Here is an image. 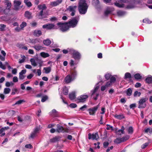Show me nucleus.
<instances>
[{
	"mask_svg": "<svg viewBox=\"0 0 152 152\" xmlns=\"http://www.w3.org/2000/svg\"><path fill=\"white\" fill-rule=\"evenodd\" d=\"M111 76V75L109 73H107L105 75V78L106 79L108 80L110 77Z\"/></svg>",
	"mask_w": 152,
	"mask_h": 152,
	"instance_id": "13d9d810",
	"label": "nucleus"
},
{
	"mask_svg": "<svg viewBox=\"0 0 152 152\" xmlns=\"http://www.w3.org/2000/svg\"><path fill=\"white\" fill-rule=\"evenodd\" d=\"M132 90L131 88H129L126 92V94L127 95L129 96H130L132 93Z\"/></svg>",
	"mask_w": 152,
	"mask_h": 152,
	"instance_id": "49530a36",
	"label": "nucleus"
},
{
	"mask_svg": "<svg viewBox=\"0 0 152 152\" xmlns=\"http://www.w3.org/2000/svg\"><path fill=\"white\" fill-rule=\"evenodd\" d=\"M40 55L43 58H46L50 56V55L48 53L45 52H41L40 53Z\"/></svg>",
	"mask_w": 152,
	"mask_h": 152,
	"instance_id": "5701e85b",
	"label": "nucleus"
},
{
	"mask_svg": "<svg viewBox=\"0 0 152 152\" xmlns=\"http://www.w3.org/2000/svg\"><path fill=\"white\" fill-rule=\"evenodd\" d=\"M107 127L106 128L107 130H113V127L112 126L109 124H107Z\"/></svg>",
	"mask_w": 152,
	"mask_h": 152,
	"instance_id": "5fc2aeb1",
	"label": "nucleus"
},
{
	"mask_svg": "<svg viewBox=\"0 0 152 152\" xmlns=\"http://www.w3.org/2000/svg\"><path fill=\"white\" fill-rule=\"evenodd\" d=\"M70 53L72 54L73 57L75 59H79L80 58V54L77 51L73 49H70L69 50Z\"/></svg>",
	"mask_w": 152,
	"mask_h": 152,
	"instance_id": "6e6552de",
	"label": "nucleus"
},
{
	"mask_svg": "<svg viewBox=\"0 0 152 152\" xmlns=\"http://www.w3.org/2000/svg\"><path fill=\"white\" fill-rule=\"evenodd\" d=\"M6 4H7V9H5L4 11V13L5 14H7V12H8L10 10L9 9L11 6V3L9 2H6Z\"/></svg>",
	"mask_w": 152,
	"mask_h": 152,
	"instance_id": "6ab92c4d",
	"label": "nucleus"
},
{
	"mask_svg": "<svg viewBox=\"0 0 152 152\" xmlns=\"http://www.w3.org/2000/svg\"><path fill=\"white\" fill-rule=\"evenodd\" d=\"M124 138H117L114 140V142L116 143H120L122 142H123Z\"/></svg>",
	"mask_w": 152,
	"mask_h": 152,
	"instance_id": "2f4dec72",
	"label": "nucleus"
},
{
	"mask_svg": "<svg viewBox=\"0 0 152 152\" xmlns=\"http://www.w3.org/2000/svg\"><path fill=\"white\" fill-rule=\"evenodd\" d=\"M148 99L146 98H142L140 99L138 102V108H143L146 106V102Z\"/></svg>",
	"mask_w": 152,
	"mask_h": 152,
	"instance_id": "7ed1b4c3",
	"label": "nucleus"
},
{
	"mask_svg": "<svg viewBox=\"0 0 152 152\" xmlns=\"http://www.w3.org/2000/svg\"><path fill=\"white\" fill-rule=\"evenodd\" d=\"M88 97L87 95H82L78 97L77 99L79 102H83L86 101Z\"/></svg>",
	"mask_w": 152,
	"mask_h": 152,
	"instance_id": "f8f14e48",
	"label": "nucleus"
},
{
	"mask_svg": "<svg viewBox=\"0 0 152 152\" xmlns=\"http://www.w3.org/2000/svg\"><path fill=\"white\" fill-rule=\"evenodd\" d=\"M31 64L34 66H36L37 65V61L36 62L34 58H31L30 60Z\"/></svg>",
	"mask_w": 152,
	"mask_h": 152,
	"instance_id": "c85d7f7f",
	"label": "nucleus"
},
{
	"mask_svg": "<svg viewBox=\"0 0 152 152\" xmlns=\"http://www.w3.org/2000/svg\"><path fill=\"white\" fill-rule=\"evenodd\" d=\"M11 91L10 89L9 88H5L4 90V93L5 94H7L10 93Z\"/></svg>",
	"mask_w": 152,
	"mask_h": 152,
	"instance_id": "c9c22d12",
	"label": "nucleus"
},
{
	"mask_svg": "<svg viewBox=\"0 0 152 152\" xmlns=\"http://www.w3.org/2000/svg\"><path fill=\"white\" fill-rule=\"evenodd\" d=\"M88 5L86 1H80L78 6V9L80 13L81 14H85L87 11Z\"/></svg>",
	"mask_w": 152,
	"mask_h": 152,
	"instance_id": "f257e3e1",
	"label": "nucleus"
},
{
	"mask_svg": "<svg viewBox=\"0 0 152 152\" xmlns=\"http://www.w3.org/2000/svg\"><path fill=\"white\" fill-rule=\"evenodd\" d=\"M107 88V87L105 85L102 86L101 89L102 91H103Z\"/></svg>",
	"mask_w": 152,
	"mask_h": 152,
	"instance_id": "774afa93",
	"label": "nucleus"
},
{
	"mask_svg": "<svg viewBox=\"0 0 152 152\" xmlns=\"http://www.w3.org/2000/svg\"><path fill=\"white\" fill-rule=\"evenodd\" d=\"M78 19L76 18L72 19L67 23L69 27L74 28L75 27L78 22Z\"/></svg>",
	"mask_w": 152,
	"mask_h": 152,
	"instance_id": "0eeeda50",
	"label": "nucleus"
},
{
	"mask_svg": "<svg viewBox=\"0 0 152 152\" xmlns=\"http://www.w3.org/2000/svg\"><path fill=\"white\" fill-rule=\"evenodd\" d=\"M41 42V40L37 38L30 40L29 42L32 44H36L39 43Z\"/></svg>",
	"mask_w": 152,
	"mask_h": 152,
	"instance_id": "aec40b11",
	"label": "nucleus"
},
{
	"mask_svg": "<svg viewBox=\"0 0 152 152\" xmlns=\"http://www.w3.org/2000/svg\"><path fill=\"white\" fill-rule=\"evenodd\" d=\"M111 1H104V3L107 4L112 5L113 3L111 2Z\"/></svg>",
	"mask_w": 152,
	"mask_h": 152,
	"instance_id": "4d7b16f0",
	"label": "nucleus"
},
{
	"mask_svg": "<svg viewBox=\"0 0 152 152\" xmlns=\"http://www.w3.org/2000/svg\"><path fill=\"white\" fill-rule=\"evenodd\" d=\"M133 132V129L132 126L129 127L128 129V132L129 134H132Z\"/></svg>",
	"mask_w": 152,
	"mask_h": 152,
	"instance_id": "37998d69",
	"label": "nucleus"
},
{
	"mask_svg": "<svg viewBox=\"0 0 152 152\" xmlns=\"http://www.w3.org/2000/svg\"><path fill=\"white\" fill-rule=\"evenodd\" d=\"M149 144V143L148 142H146L144 143L143 145H142L141 146V148L142 149H144L145 148L146 146H147Z\"/></svg>",
	"mask_w": 152,
	"mask_h": 152,
	"instance_id": "052dcab7",
	"label": "nucleus"
},
{
	"mask_svg": "<svg viewBox=\"0 0 152 152\" xmlns=\"http://www.w3.org/2000/svg\"><path fill=\"white\" fill-rule=\"evenodd\" d=\"M34 34L36 36L39 37L42 34V32L40 30H36L34 31Z\"/></svg>",
	"mask_w": 152,
	"mask_h": 152,
	"instance_id": "bb28decb",
	"label": "nucleus"
},
{
	"mask_svg": "<svg viewBox=\"0 0 152 152\" xmlns=\"http://www.w3.org/2000/svg\"><path fill=\"white\" fill-rule=\"evenodd\" d=\"M135 7L134 3L132 2L130 3L129 4L127 5L126 7L128 9L132 8Z\"/></svg>",
	"mask_w": 152,
	"mask_h": 152,
	"instance_id": "4c0bfd02",
	"label": "nucleus"
},
{
	"mask_svg": "<svg viewBox=\"0 0 152 152\" xmlns=\"http://www.w3.org/2000/svg\"><path fill=\"white\" fill-rule=\"evenodd\" d=\"M144 132L145 133H152V128H148L145 129Z\"/></svg>",
	"mask_w": 152,
	"mask_h": 152,
	"instance_id": "a19ab883",
	"label": "nucleus"
},
{
	"mask_svg": "<svg viewBox=\"0 0 152 152\" xmlns=\"http://www.w3.org/2000/svg\"><path fill=\"white\" fill-rule=\"evenodd\" d=\"M118 1L115 2L114 3V4L115 6L118 7H123L124 6H126L125 4L126 3L125 1Z\"/></svg>",
	"mask_w": 152,
	"mask_h": 152,
	"instance_id": "9d476101",
	"label": "nucleus"
},
{
	"mask_svg": "<svg viewBox=\"0 0 152 152\" xmlns=\"http://www.w3.org/2000/svg\"><path fill=\"white\" fill-rule=\"evenodd\" d=\"M77 75V72L74 70L70 72V74L67 75L65 77L64 81L66 83H69L73 81Z\"/></svg>",
	"mask_w": 152,
	"mask_h": 152,
	"instance_id": "f03ea898",
	"label": "nucleus"
},
{
	"mask_svg": "<svg viewBox=\"0 0 152 152\" xmlns=\"http://www.w3.org/2000/svg\"><path fill=\"white\" fill-rule=\"evenodd\" d=\"M88 138L89 139L96 140L99 138V136L97 133L92 134L89 133L88 134Z\"/></svg>",
	"mask_w": 152,
	"mask_h": 152,
	"instance_id": "4468645a",
	"label": "nucleus"
},
{
	"mask_svg": "<svg viewBox=\"0 0 152 152\" xmlns=\"http://www.w3.org/2000/svg\"><path fill=\"white\" fill-rule=\"evenodd\" d=\"M43 70L46 73L48 74L51 71V68L50 67H44Z\"/></svg>",
	"mask_w": 152,
	"mask_h": 152,
	"instance_id": "72a5a7b5",
	"label": "nucleus"
},
{
	"mask_svg": "<svg viewBox=\"0 0 152 152\" xmlns=\"http://www.w3.org/2000/svg\"><path fill=\"white\" fill-rule=\"evenodd\" d=\"M24 101L23 100H20L17 102L15 104H21L22 102H24Z\"/></svg>",
	"mask_w": 152,
	"mask_h": 152,
	"instance_id": "680f3d73",
	"label": "nucleus"
},
{
	"mask_svg": "<svg viewBox=\"0 0 152 152\" xmlns=\"http://www.w3.org/2000/svg\"><path fill=\"white\" fill-rule=\"evenodd\" d=\"M124 128L123 126L121 127V129L118 130L117 132V134L121 135L122 134H124Z\"/></svg>",
	"mask_w": 152,
	"mask_h": 152,
	"instance_id": "393cba45",
	"label": "nucleus"
},
{
	"mask_svg": "<svg viewBox=\"0 0 152 152\" xmlns=\"http://www.w3.org/2000/svg\"><path fill=\"white\" fill-rule=\"evenodd\" d=\"M39 128L38 127L35 128L33 132L31 134L30 137L32 138H33L36 136L37 134L39 132Z\"/></svg>",
	"mask_w": 152,
	"mask_h": 152,
	"instance_id": "2eb2a0df",
	"label": "nucleus"
},
{
	"mask_svg": "<svg viewBox=\"0 0 152 152\" xmlns=\"http://www.w3.org/2000/svg\"><path fill=\"white\" fill-rule=\"evenodd\" d=\"M57 25L59 26L60 29L63 32L66 31L69 28L67 23L60 22L58 23Z\"/></svg>",
	"mask_w": 152,
	"mask_h": 152,
	"instance_id": "39448f33",
	"label": "nucleus"
},
{
	"mask_svg": "<svg viewBox=\"0 0 152 152\" xmlns=\"http://www.w3.org/2000/svg\"><path fill=\"white\" fill-rule=\"evenodd\" d=\"M111 82L110 81L107 82L106 84L105 85L106 86L107 88L109 87H110L111 85Z\"/></svg>",
	"mask_w": 152,
	"mask_h": 152,
	"instance_id": "338daca9",
	"label": "nucleus"
},
{
	"mask_svg": "<svg viewBox=\"0 0 152 152\" xmlns=\"http://www.w3.org/2000/svg\"><path fill=\"white\" fill-rule=\"evenodd\" d=\"M38 7L39 9L41 10L39 13V16L41 17L43 15V13L46 10V7L44 4L39 5L38 6Z\"/></svg>",
	"mask_w": 152,
	"mask_h": 152,
	"instance_id": "9b49d317",
	"label": "nucleus"
},
{
	"mask_svg": "<svg viewBox=\"0 0 152 152\" xmlns=\"http://www.w3.org/2000/svg\"><path fill=\"white\" fill-rule=\"evenodd\" d=\"M99 106V105L97 106L91 108H90L88 110V111L89 112V113L90 115H94L96 111L97 110Z\"/></svg>",
	"mask_w": 152,
	"mask_h": 152,
	"instance_id": "ddd939ff",
	"label": "nucleus"
},
{
	"mask_svg": "<svg viewBox=\"0 0 152 152\" xmlns=\"http://www.w3.org/2000/svg\"><path fill=\"white\" fill-rule=\"evenodd\" d=\"M141 95V93L140 92H138L137 91H135L134 94V97L139 96Z\"/></svg>",
	"mask_w": 152,
	"mask_h": 152,
	"instance_id": "c03bdc74",
	"label": "nucleus"
},
{
	"mask_svg": "<svg viewBox=\"0 0 152 152\" xmlns=\"http://www.w3.org/2000/svg\"><path fill=\"white\" fill-rule=\"evenodd\" d=\"M37 63L39 64V66L40 68L42 66L43 61L40 60L38 59L37 61Z\"/></svg>",
	"mask_w": 152,
	"mask_h": 152,
	"instance_id": "a18cd8bd",
	"label": "nucleus"
},
{
	"mask_svg": "<svg viewBox=\"0 0 152 152\" xmlns=\"http://www.w3.org/2000/svg\"><path fill=\"white\" fill-rule=\"evenodd\" d=\"M14 85L13 83L12 82H7L5 84V86L6 87H10L11 85Z\"/></svg>",
	"mask_w": 152,
	"mask_h": 152,
	"instance_id": "603ef678",
	"label": "nucleus"
},
{
	"mask_svg": "<svg viewBox=\"0 0 152 152\" xmlns=\"http://www.w3.org/2000/svg\"><path fill=\"white\" fill-rule=\"evenodd\" d=\"M68 91L67 88L66 87H64L63 89V94L66 95H67L68 94Z\"/></svg>",
	"mask_w": 152,
	"mask_h": 152,
	"instance_id": "e433bc0d",
	"label": "nucleus"
},
{
	"mask_svg": "<svg viewBox=\"0 0 152 152\" xmlns=\"http://www.w3.org/2000/svg\"><path fill=\"white\" fill-rule=\"evenodd\" d=\"M1 53L3 56H1L0 54V59L2 61H4L5 60L6 53L3 50L1 51Z\"/></svg>",
	"mask_w": 152,
	"mask_h": 152,
	"instance_id": "412c9836",
	"label": "nucleus"
},
{
	"mask_svg": "<svg viewBox=\"0 0 152 152\" xmlns=\"http://www.w3.org/2000/svg\"><path fill=\"white\" fill-rule=\"evenodd\" d=\"M25 16L28 19L31 18L32 17L31 15V13L28 11H26L25 12Z\"/></svg>",
	"mask_w": 152,
	"mask_h": 152,
	"instance_id": "4be33fe9",
	"label": "nucleus"
},
{
	"mask_svg": "<svg viewBox=\"0 0 152 152\" xmlns=\"http://www.w3.org/2000/svg\"><path fill=\"white\" fill-rule=\"evenodd\" d=\"M48 99V97L47 96H45L42 97L41 101L44 102Z\"/></svg>",
	"mask_w": 152,
	"mask_h": 152,
	"instance_id": "864d4df0",
	"label": "nucleus"
},
{
	"mask_svg": "<svg viewBox=\"0 0 152 152\" xmlns=\"http://www.w3.org/2000/svg\"><path fill=\"white\" fill-rule=\"evenodd\" d=\"M0 68L3 69H6L5 66L2 63L0 62Z\"/></svg>",
	"mask_w": 152,
	"mask_h": 152,
	"instance_id": "e2e57ef3",
	"label": "nucleus"
},
{
	"mask_svg": "<svg viewBox=\"0 0 152 152\" xmlns=\"http://www.w3.org/2000/svg\"><path fill=\"white\" fill-rule=\"evenodd\" d=\"M143 23H145L148 24L151 23V21H150L148 19H145L143 20Z\"/></svg>",
	"mask_w": 152,
	"mask_h": 152,
	"instance_id": "3c124183",
	"label": "nucleus"
},
{
	"mask_svg": "<svg viewBox=\"0 0 152 152\" xmlns=\"http://www.w3.org/2000/svg\"><path fill=\"white\" fill-rule=\"evenodd\" d=\"M146 82L148 83H150L152 82V76L149 75L145 79Z\"/></svg>",
	"mask_w": 152,
	"mask_h": 152,
	"instance_id": "a878e982",
	"label": "nucleus"
},
{
	"mask_svg": "<svg viewBox=\"0 0 152 152\" xmlns=\"http://www.w3.org/2000/svg\"><path fill=\"white\" fill-rule=\"evenodd\" d=\"M134 78L137 80H139L140 79L142 76L140 75V74L139 73L135 74L134 75Z\"/></svg>",
	"mask_w": 152,
	"mask_h": 152,
	"instance_id": "58836bf2",
	"label": "nucleus"
},
{
	"mask_svg": "<svg viewBox=\"0 0 152 152\" xmlns=\"http://www.w3.org/2000/svg\"><path fill=\"white\" fill-rule=\"evenodd\" d=\"M58 138L57 137H55L50 140V142H55L58 140Z\"/></svg>",
	"mask_w": 152,
	"mask_h": 152,
	"instance_id": "79ce46f5",
	"label": "nucleus"
},
{
	"mask_svg": "<svg viewBox=\"0 0 152 152\" xmlns=\"http://www.w3.org/2000/svg\"><path fill=\"white\" fill-rule=\"evenodd\" d=\"M27 24L25 22H23L22 24H21L20 26L21 28L23 29L26 26Z\"/></svg>",
	"mask_w": 152,
	"mask_h": 152,
	"instance_id": "8fccbe9b",
	"label": "nucleus"
},
{
	"mask_svg": "<svg viewBox=\"0 0 152 152\" xmlns=\"http://www.w3.org/2000/svg\"><path fill=\"white\" fill-rule=\"evenodd\" d=\"M14 9L16 10L19 9V6L21 4V2L20 1H14Z\"/></svg>",
	"mask_w": 152,
	"mask_h": 152,
	"instance_id": "a211bd4d",
	"label": "nucleus"
},
{
	"mask_svg": "<svg viewBox=\"0 0 152 152\" xmlns=\"http://www.w3.org/2000/svg\"><path fill=\"white\" fill-rule=\"evenodd\" d=\"M114 117L118 119H119V120L122 119L124 118V116L122 114L119 115H118L116 114L115 115Z\"/></svg>",
	"mask_w": 152,
	"mask_h": 152,
	"instance_id": "473e14b6",
	"label": "nucleus"
},
{
	"mask_svg": "<svg viewBox=\"0 0 152 152\" xmlns=\"http://www.w3.org/2000/svg\"><path fill=\"white\" fill-rule=\"evenodd\" d=\"M61 2V1H56L51 2V5L53 6H55Z\"/></svg>",
	"mask_w": 152,
	"mask_h": 152,
	"instance_id": "cd10ccee",
	"label": "nucleus"
},
{
	"mask_svg": "<svg viewBox=\"0 0 152 152\" xmlns=\"http://www.w3.org/2000/svg\"><path fill=\"white\" fill-rule=\"evenodd\" d=\"M57 128L56 130L58 132H61L63 131L64 129L62 126H60L59 124H57Z\"/></svg>",
	"mask_w": 152,
	"mask_h": 152,
	"instance_id": "b1692460",
	"label": "nucleus"
},
{
	"mask_svg": "<svg viewBox=\"0 0 152 152\" xmlns=\"http://www.w3.org/2000/svg\"><path fill=\"white\" fill-rule=\"evenodd\" d=\"M131 78V74L128 72H126L125 74L124 78L125 79H130Z\"/></svg>",
	"mask_w": 152,
	"mask_h": 152,
	"instance_id": "f704fd0d",
	"label": "nucleus"
},
{
	"mask_svg": "<svg viewBox=\"0 0 152 152\" xmlns=\"http://www.w3.org/2000/svg\"><path fill=\"white\" fill-rule=\"evenodd\" d=\"M43 28L46 29L48 30H51L56 29L57 28L55 26V25L52 23H49L44 25L42 26Z\"/></svg>",
	"mask_w": 152,
	"mask_h": 152,
	"instance_id": "1a4fd4ad",
	"label": "nucleus"
},
{
	"mask_svg": "<svg viewBox=\"0 0 152 152\" xmlns=\"http://www.w3.org/2000/svg\"><path fill=\"white\" fill-rule=\"evenodd\" d=\"M75 97L76 96L75 92H72L69 94V98L71 100H73L74 99Z\"/></svg>",
	"mask_w": 152,
	"mask_h": 152,
	"instance_id": "7c9ffc66",
	"label": "nucleus"
},
{
	"mask_svg": "<svg viewBox=\"0 0 152 152\" xmlns=\"http://www.w3.org/2000/svg\"><path fill=\"white\" fill-rule=\"evenodd\" d=\"M99 83H97L95 86L94 89L92 91L91 95L93 96V98L95 100H97V97L99 95V92L98 91V90L99 88V85H98Z\"/></svg>",
	"mask_w": 152,
	"mask_h": 152,
	"instance_id": "20e7f679",
	"label": "nucleus"
},
{
	"mask_svg": "<svg viewBox=\"0 0 152 152\" xmlns=\"http://www.w3.org/2000/svg\"><path fill=\"white\" fill-rule=\"evenodd\" d=\"M125 14L124 12L119 11L118 12L117 14L119 16H122L124 15Z\"/></svg>",
	"mask_w": 152,
	"mask_h": 152,
	"instance_id": "de8ad7c7",
	"label": "nucleus"
},
{
	"mask_svg": "<svg viewBox=\"0 0 152 152\" xmlns=\"http://www.w3.org/2000/svg\"><path fill=\"white\" fill-rule=\"evenodd\" d=\"M76 6H70L67 9V11L72 16H74L76 11Z\"/></svg>",
	"mask_w": 152,
	"mask_h": 152,
	"instance_id": "423d86ee",
	"label": "nucleus"
},
{
	"mask_svg": "<svg viewBox=\"0 0 152 152\" xmlns=\"http://www.w3.org/2000/svg\"><path fill=\"white\" fill-rule=\"evenodd\" d=\"M33 47L36 50L38 51L41 50H44L45 48L39 45H35L33 46Z\"/></svg>",
	"mask_w": 152,
	"mask_h": 152,
	"instance_id": "f3484780",
	"label": "nucleus"
},
{
	"mask_svg": "<svg viewBox=\"0 0 152 152\" xmlns=\"http://www.w3.org/2000/svg\"><path fill=\"white\" fill-rule=\"evenodd\" d=\"M25 147L27 148L31 149L32 148V145L30 144L26 145H25Z\"/></svg>",
	"mask_w": 152,
	"mask_h": 152,
	"instance_id": "bf43d9fd",
	"label": "nucleus"
},
{
	"mask_svg": "<svg viewBox=\"0 0 152 152\" xmlns=\"http://www.w3.org/2000/svg\"><path fill=\"white\" fill-rule=\"evenodd\" d=\"M4 131V128H2L0 129V134H2L1 135V136H4L5 134L4 132H3Z\"/></svg>",
	"mask_w": 152,
	"mask_h": 152,
	"instance_id": "6e6d98bb",
	"label": "nucleus"
},
{
	"mask_svg": "<svg viewBox=\"0 0 152 152\" xmlns=\"http://www.w3.org/2000/svg\"><path fill=\"white\" fill-rule=\"evenodd\" d=\"M0 26V30L1 31H4L5 28L6 27V25L3 24H1Z\"/></svg>",
	"mask_w": 152,
	"mask_h": 152,
	"instance_id": "ea45409f",
	"label": "nucleus"
},
{
	"mask_svg": "<svg viewBox=\"0 0 152 152\" xmlns=\"http://www.w3.org/2000/svg\"><path fill=\"white\" fill-rule=\"evenodd\" d=\"M26 70L23 69L19 73V78L20 80H23L26 77L24 75L26 74Z\"/></svg>",
	"mask_w": 152,
	"mask_h": 152,
	"instance_id": "dca6fc26",
	"label": "nucleus"
},
{
	"mask_svg": "<svg viewBox=\"0 0 152 152\" xmlns=\"http://www.w3.org/2000/svg\"><path fill=\"white\" fill-rule=\"evenodd\" d=\"M111 12V11L109 9H107L104 12L105 15H107L108 14L110 13Z\"/></svg>",
	"mask_w": 152,
	"mask_h": 152,
	"instance_id": "0e129e2a",
	"label": "nucleus"
},
{
	"mask_svg": "<svg viewBox=\"0 0 152 152\" xmlns=\"http://www.w3.org/2000/svg\"><path fill=\"white\" fill-rule=\"evenodd\" d=\"M24 1L28 7H30L31 6L32 4L31 2L29 1Z\"/></svg>",
	"mask_w": 152,
	"mask_h": 152,
	"instance_id": "09e8293b",
	"label": "nucleus"
},
{
	"mask_svg": "<svg viewBox=\"0 0 152 152\" xmlns=\"http://www.w3.org/2000/svg\"><path fill=\"white\" fill-rule=\"evenodd\" d=\"M43 43L45 45L48 46L50 44L51 41L49 39H47L43 41Z\"/></svg>",
	"mask_w": 152,
	"mask_h": 152,
	"instance_id": "c756f323",
	"label": "nucleus"
},
{
	"mask_svg": "<svg viewBox=\"0 0 152 152\" xmlns=\"http://www.w3.org/2000/svg\"><path fill=\"white\" fill-rule=\"evenodd\" d=\"M18 79L17 77L15 76L13 78V81L15 83L18 82Z\"/></svg>",
	"mask_w": 152,
	"mask_h": 152,
	"instance_id": "69168bd1",
	"label": "nucleus"
}]
</instances>
